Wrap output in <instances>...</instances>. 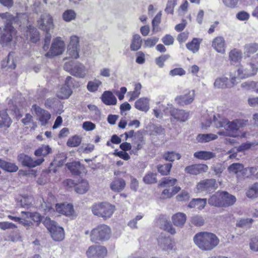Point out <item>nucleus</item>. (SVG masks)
I'll return each mask as SVG.
<instances>
[{
  "instance_id": "1",
  "label": "nucleus",
  "mask_w": 258,
  "mask_h": 258,
  "mask_svg": "<svg viewBox=\"0 0 258 258\" xmlns=\"http://www.w3.org/2000/svg\"><path fill=\"white\" fill-rule=\"evenodd\" d=\"M24 14H18L14 17L10 13H0V17L3 20L5 26L1 32L0 41L3 45H7L16 35V30L12 25L18 22L19 19L22 17H25Z\"/></svg>"
},
{
  "instance_id": "2",
  "label": "nucleus",
  "mask_w": 258,
  "mask_h": 258,
  "mask_svg": "<svg viewBox=\"0 0 258 258\" xmlns=\"http://www.w3.org/2000/svg\"><path fill=\"white\" fill-rule=\"evenodd\" d=\"M195 244L203 250H211L215 247L219 242L217 236L211 232H200L194 237Z\"/></svg>"
},
{
  "instance_id": "3",
  "label": "nucleus",
  "mask_w": 258,
  "mask_h": 258,
  "mask_svg": "<svg viewBox=\"0 0 258 258\" xmlns=\"http://www.w3.org/2000/svg\"><path fill=\"white\" fill-rule=\"evenodd\" d=\"M213 122L216 127H224L228 132V136L236 137L238 136L237 131L241 126V120L228 121L223 116V114H216L213 116Z\"/></svg>"
},
{
  "instance_id": "4",
  "label": "nucleus",
  "mask_w": 258,
  "mask_h": 258,
  "mask_svg": "<svg viewBox=\"0 0 258 258\" xmlns=\"http://www.w3.org/2000/svg\"><path fill=\"white\" fill-rule=\"evenodd\" d=\"M115 209L114 205L109 203L103 202L93 205L92 212L96 216L103 219H108L113 215Z\"/></svg>"
},
{
  "instance_id": "5",
  "label": "nucleus",
  "mask_w": 258,
  "mask_h": 258,
  "mask_svg": "<svg viewBox=\"0 0 258 258\" xmlns=\"http://www.w3.org/2000/svg\"><path fill=\"white\" fill-rule=\"evenodd\" d=\"M111 234V229L106 225L101 224L93 229L90 233V240L92 242L107 240Z\"/></svg>"
},
{
  "instance_id": "6",
  "label": "nucleus",
  "mask_w": 258,
  "mask_h": 258,
  "mask_svg": "<svg viewBox=\"0 0 258 258\" xmlns=\"http://www.w3.org/2000/svg\"><path fill=\"white\" fill-rule=\"evenodd\" d=\"M63 69L73 76L79 78H84L87 72V69L83 64L73 60L66 62Z\"/></svg>"
},
{
  "instance_id": "7",
  "label": "nucleus",
  "mask_w": 258,
  "mask_h": 258,
  "mask_svg": "<svg viewBox=\"0 0 258 258\" xmlns=\"http://www.w3.org/2000/svg\"><path fill=\"white\" fill-rule=\"evenodd\" d=\"M43 223L50 232L51 237L54 240L59 241L64 238V233L63 228L57 225L54 221L46 217L43 221Z\"/></svg>"
},
{
  "instance_id": "8",
  "label": "nucleus",
  "mask_w": 258,
  "mask_h": 258,
  "mask_svg": "<svg viewBox=\"0 0 258 258\" xmlns=\"http://www.w3.org/2000/svg\"><path fill=\"white\" fill-rule=\"evenodd\" d=\"M228 78L226 77H218L215 81L214 87L216 89L230 88L238 83L236 75L232 73L230 75V83H228Z\"/></svg>"
},
{
  "instance_id": "9",
  "label": "nucleus",
  "mask_w": 258,
  "mask_h": 258,
  "mask_svg": "<svg viewBox=\"0 0 258 258\" xmlns=\"http://www.w3.org/2000/svg\"><path fill=\"white\" fill-rule=\"evenodd\" d=\"M257 73V68L252 62L240 65L237 70V81L238 79H245L253 76Z\"/></svg>"
},
{
  "instance_id": "10",
  "label": "nucleus",
  "mask_w": 258,
  "mask_h": 258,
  "mask_svg": "<svg viewBox=\"0 0 258 258\" xmlns=\"http://www.w3.org/2000/svg\"><path fill=\"white\" fill-rule=\"evenodd\" d=\"M217 187L215 179H207L198 182L195 190L197 193L208 194L215 190Z\"/></svg>"
},
{
  "instance_id": "11",
  "label": "nucleus",
  "mask_w": 258,
  "mask_h": 258,
  "mask_svg": "<svg viewBox=\"0 0 258 258\" xmlns=\"http://www.w3.org/2000/svg\"><path fill=\"white\" fill-rule=\"evenodd\" d=\"M64 50V44L60 37L53 40L50 50L45 54L46 57L51 58L53 56L60 55Z\"/></svg>"
},
{
  "instance_id": "12",
  "label": "nucleus",
  "mask_w": 258,
  "mask_h": 258,
  "mask_svg": "<svg viewBox=\"0 0 258 258\" xmlns=\"http://www.w3.org/2000/svg\"><path fill=\"white\" fill-rule=\"evenodd\" d=\"M107 252V249L105 247L94 245L88 247L86 251V255L88 258H104Z\"/></svg>"
},
{
  "instance_id": "13",
  "label": "nucleus",
  "mask_w": 258,
  "mask_h": 258,
  "mask_svg": "<svg viewBox=\"0 0 258 258\" xmlns=\"http://www.w3.org/2000/svg\"><path fill=\"white\" fill-rule=\"evenodd\" d=\"M73 78L71 76L66 78L65 84L62 86L57 92V96L60 99H67L72 93L71 87L73 85Z\"/></svg>"
},
{
  "instance_id": "14",
  "label": "nucleus",
  "mask_w": 258,
  "mask_h": 258,
  "mask_svg": "<svg viewBox=\"0 0 258 258\" xmlns=\"http://www.w3.org/2000/svg\"><path fill=\"white\" fill-rule=\"evenodd\" d=\"M37 23L39 29L46 32L49 31L54 27L52 17L49 14L47 13L41 15L40 19L37 21Z\"/></svg>"
},
{
  "instance_id": "15",
  "label": "nucleus",
  "mask_w": 258,
  "mask_h": 258,
  "mask_svg": "<svg viewBox=\"0 0 258 258\" xmlns=\"http://www.w3.org/2000/svg\"><path fill=\"white\" fill-rule=\"evenodd\" d=\"M55 208L56 211L58 213L63 214L72 218L76 217L73 206L71 204H57L55 205Z\"/></svg>"
},
{
  "instance_id": "16",
  "label": "nucleus",
  "mask_w": 258,
  "mask_h": 258,
  "mask_svg": "<svg viewBox=\"0 0 258 258\" xmlns=\"http://www.w3.org/2000/svg\"><path fill=\"white\" fill-rule=\"evenodd\" d=\"M228 170L230 172L236 174L239 176H248V175L247 174V171H249L252 173L254 169L253 168H244L243 165L241 164L233 163L229 167Z\"/></svg>"
},
{
  "instance_id": "17",
  "label": "nucleus",
  "mask_w": 258,
  "mask_h": 258,
  "mask_svg": "<svg viewBox=\"0 0 258 258\" xmlns=\"http://www.w3.org/2000/svg\"><path fill=\"white\" fill-rule=\"evenodd\" d=\"M20 161L25 166L35 167L40 165L44 161L43 158L33 160L31 157L24 154H21L19 156Z\"/></svg>"
},
{
  "instance_id": "18",
  "label": "nucleus",
  "mask_w": 258,
  "mask_h": 258,
  "mask_svg": "<svg viewBox=\"0 0 258 258\" xmlns=\"http://www.w3.org/2000/svg\"><path fill=\"white\" fill-rule=\"evenodd\" d=\"M208 166L204 164H193L185 167L184 171L186 173L198 175L208 171Z\"/></svg>"
},
{
  "instance_id": "19",
  "label": "nucleus",
  "mask_w": 258,
  "mask_h": 258,
  "mask_svg": "<svg viewBox=\"0 0 258 258\" xmlns=\"http://www.w3.org/2000/svg\"><path fill=\"white\" fill-rule=\"evenodd\" d=\"M195 96V91L190 90L183 95L177 96L175 98V101L177 104L182 106L188 105L192 102Z\"/></svg>"
},
{
  "instance_id": "20",
  "label": "nucleus",
  "mask_w": 258,
  "mask_h": 258,
  "mask_svg": "<svg viewBox=\"0 0 258 258\" xmlns=\"http://www.w3.org/2000/svg\"><path fill=\"white\" fill-rule=\"evenodd\" d=\"M158 244L160 248L164 251L169 252L175 250V243L168 237H160L158 239Z\"/></svg>"
},
{
  "instance_id": "21",
  "label": "nucleus",
  "mask_w": 258,
  "mask_h": 258,
  "mask_svg": "<svg viewBox=\"0 0 258 258\" xmlns=\"http://www.w3.org/2000/svg\"><path fill=\"white\" fill-rule=\"evenodd\" d=\"M212 47L218 52L224 54L225 52L226 44L223 37H215L212 42Z\"/></svg>"
},
{
  "instance_id": "22",
  "label": "nucleus",
  "mask_w": 258,
  "mask_h": 258,
  "mask_svg": "<svg viewBox=\"0 0 258 258\" xmlns=\"http://www.w3.org/2000/svg\"><path fill=\"white\" fill-rule=\"evenodd\" d=\"M101 101L107 105H114L117 103V99L110 91H104L101 96Z\"/></svg>"
},
{
  "instance_id": "23",
  "label": "nucleus",
  "mask_w": 258,
  "mask_h": 258,
  "mask_svg": "<svg viewBox=\"0 0 258 258\" xmlns=\"http://www.w3.org/2000/svg\"><path fill=\"white\" fill-rule=\"evenodd\" d=\"M27 39L32 43H36L39 40V34L37 30L31 25L27 28L26 31Z\"/></svg>"
},
{
  "instance_id": "24",
  "label": "nucleus",
  "mask_w": 258,
  "mask_h": 258,
  "mask_svg": "<svg viewBox=\"0 0 258 258\" xmlns=\"http://www.w3.org/2000/svg\"><path fill=\"white\" fill-rule=\"evenodd\" d=\"M236 201V198L233 195L227 191H221L222 207L232 206Z\"/></svg>"
},
{
  "instance_id": "25",
  "label": "nucleus",
  "mask_w": 258,
  "mask_h": 258,
  "mask_svg": "<svg viewBox=\"0 0 258 258\" xmlns=\"http://www.w3.org/2000/svg\"><path fill=\"white\" fill-rule=\"evenodd\" d=\"M125 186V182L122 178H115L110 183V187L114 192H120Z\"/></svg>"
},
{
  "instance_id": "26",
  "label": "nucleus",
  "mask_w": 258,
  "mask_h": 258,
  "mask_svg": "<svg viewBox=\"0 0 258 258\" xmlns=\"http://www.w3.org/2000/svg\"><path fill=\"white\" fill-rule=\"evenodd\" d=\"M186 220V216L183 213H177L172 217L173 224L178 227H182Z\"/></svg>"
},
{
  "instance_id": "27",
  "label": "nucleus",
  "mask_w": 258,
  "mask_h": 258,
  "mask_svg": "<svg viewBox=\"0 0 258 258\" xmlns=\"http://www.w3.org/2000/svg\"><path fill=\"white\" fill-rule=\"evenodd\" d=\"M135 107L138 110L147 112L149 109V100L147 98H141L135 102Z\"/></svg>"
},
{
  "instance_id": "28",
  "label": "nucleus",
  "mask_w": 258,
  "mask_h": 258,
  "mask_svg": "<svg viewBox=\"0 0 258 258\" xmlns=\"http://www.w3.org/2000/svg\"><path fill=\"white\" fill-rule=\"evenodd\" d=\"M206 204V199H193L189 202L188 207L190 208H197L199 210H202L205 208Z\"/></svg>"
},
{
  "instance_id": "29",
  "label": "nucleus",
  "mask_w": 258,
  "mask_h": 258,
  "mask_svg": "<svg viewBox=\"0 0 258 258\" xmlns=\"http://www.w3.org/2000/svg\"><path fill=\"white\" fill-rule=\"evenodd\" d=\"M89 188L88 182L86 180L82 179L75 185V191L80 194L86 193Z\"/></svg>"
},
{
  "instance_id": "30",
  "label": "nucleus",
  "mask_w": 258,
  "mask_h": 258,
  "mask_svg": "<svg viewBox=\"0 0 258 258\" xmlns=\"http://www.w3.org/2000/svg\"><path fill=\"white\" fill-rule=\"evenodd\" d=\"M194 156L200 160H207L215 157V154L209 151H201L195 152Z\"/></svg>"
},
{
  "instance_id": "31",
  "label": "nucleus",
  "mask_w": 258,
  "mask_h": 258,
  "mask_svg": "<svg viewBox=\"0 0 258 258\" xmlns=\"http://www.w3.org/2000/svg\"><path fill=\"white\" fill-rule=\"evenodd\" d=\"M142 43V40L139 34H136L133 35L132 40L130 48L132 51H137L139 50Z\"/></svg>"
},
{
  "instance_id": "32",
  "label": "nucleus",
  "mask_w": 258,
  "mask_h": 258,
  "mask_svg": "<svg viewBox=\"0 0 258 258\" xmlns=\"http://www.w3.org/2000/svg\"><path fill=\"white\" fill-rule=\"evenodd\" d=\"M258 50V44L255 42L246 44L244 46V54L247 57Z\"/></svg>"
},
{
  "instance_id": "33",
  "label": "nucleus",
  "mask_w": 258,
  "mask_h": 258,
  "mask_svg": "<svg viewBox=\"0 0 258 258\" xmlns=\"http://www.w3.org/2000/svg\"><path fill=\"white\" fill-rule=\"evenodd\" d=\"M142 85L140 83L136 84L134 90L130 91L127 93V96L129 97L128 101H133L137 98L141 94Z\"/></svg>"
},
{
  "instance_id": "34",
  "label": "nucleus",
  "mask_w": 258,
  "mask_h": 258,
  "mask_svg": "<svg viewBox=\"0 0 258 258\" xmlns=\"http://www.w3.org/2000/svg\"><path fill=\"white\" fill-rule=\"evenodd\" d=\"M202 40L194 38L190 42L186 43V47L190 51L193 53L198 52L200 48V45Z\"/></svg>"
},
{
  "instance_id": "35",
  "label": "nucleus",
  "mask_w": 258,
  "mask_h": 258,
  "mask_svg": "<svg viewBox=\"0 0 258 258\" xmlns=\"http://www.w3.org/2000/svg\"><path fill=\"white\" fill-rule=\"evenodd\" d=\"M208 203L212 206L222 207L221 191H218L208 200Z\"/></svg>"
},
{
  "instance_id": "36",
  "label": "nucleus",
  "mask_w": 258,
  "mask_h": 258,
  "mask_svg": "<svg viewBox=\"0 0 258 258\" xmlns=\"http://www.w3.org/2000/svg\"><path fill=\"white\" fill-rule=\"evenodd\" d=\"M0 167L9 172H16L18 169V167L14 163L7 162L0 159Z\"/></svg>"
},
{
  "instance_id": "37",
  "label": "nucleus",
  "mask_w": 258,
  "mask_h": 258,
  "mask_svg": "<svg viewBox=\"0 0 258 258\" xmlns=\"http://www.w3.org/2000/svg\"><path fill=\"white\" fill-rule=\"evenodd\" d=\"M218 136L213 134H199L197 138L198 142L201 143L209 142L217 139Z\"/></svg>"
},
{
  "instance_id": "38",
  "label": "nucleus",
  "mask_w": 258,
  "mask_h": 258,
  "mask_svg": "<svg viewBox=\"0 0 258 258\" xmlns=\"http://www.w3.org/2000/svg\"><path fill=\"white\" fill-rule=\"evenodd\" d=\"M102 84V83L100 80L95 79L93 81L88 82L87 85V88L88 90L91 92H95L98 90V88L101 86Z\"/></svg>"
},
{
  "instance_id": "39",
  "label": "nucleus",
  "mask_w": 258,
  "mask_h": 258,
  "mask_svg": "<svg viewBox=\"0 0 258 258\" xmlns=\"http://www.w3.org/2000/svg\"><path fill=\"white\" fill-rule=\"evenodd\" d=\"M77 16L75 11L72 9L66 10L62 15V19L66 22H71L74 20Z\"/></svg>"
},
{
  "instance_id": "40",
  "label": "nucleus",
  "mask_w": 258,
  "mask_h": 258,
  "mask_svg": "<svg viewBox=\"0 0 258 258\" xmlns=\"http://www.w3.org/2000/svg\"><path fill=\"white\" fill-rule=\"evenodd\" d=\"M229 59L232 62H237L242 58V52L240 50L234 48L231 50L229 54Z\"/></svg>"
},
{
  "instance_id": "41",
  "label": "nucleus",
  "mask_w": 258,
  "mask_h": 258,
  "mask_svg": "<svg viewBox=\"0 0 258 258\" xmlns=\"http://www.w3.org/2000/svg\"><path fill=\"white\" fill-rule=\"evenodd\" d=\"M51 149L48 145H42L35 151L34 154L36 156H45L51 152Z\"/></svg>"
},
{
  "instance_id": "42",
  "label": "nucleus",
  "mask_w": 258,
  "mask_h": 258,
  "mask_svg": "<svg viewBox=\"0 0 258 258\" xmlns=\"http://www.w3.org/2000/svg\"><path fill=\"white\" fill-rule=\"evenodd\" d=\"M177 180L175 178L166 177L160 181V185L161 187L170 188V187L174 186Z\"/></svg>"
},
{
  "instance_id": "43",
  "label": "nucleus",
  "mask_w": 258,
  "mask_h": 258,
  "mask_svg": "<svg viewBox=\"0 0 258 258\" xmlns=\"http://www.w3.org/2000/svg\"><path fill=\"white\" fill-rule=\"evenodd\" d=\"M246 195L247 197L251 199H255L258 197V182L254 183L247 190Z\"/></svg>"
},
{
  "instance_id": "44",
  "label": "nucleus",
  "mask_w": 258,
  "mask_h": 258,
  "mask_svg": "<svg viewBox=\"0 0 258 258\" xmlns=\"http://www.w3.org/2000/svg\"><path fill=\"white\" fill-rule=\"evenodd\" d=\"M12 123L8 114H0V127H9Z\"/></svg>"
},
{
  "instance_id": "45",
  "label": "nucleus",
  "mask_w": 258,
  "mask_h": 258,
  "mask_svg": "<svg viewBox=\"0 0 258 258\" xmlns=\"http://www.w3.org/2000/svg\"><path fill=\"white\" fill-rule=\"evenodd\" d=\"M33 202V199L30 196H23L19 200L18 203L23 208H28Z\"/></svg>"
},
{
  "instance_id": "46",
  "label": "nucleus",
  "mask_w": 258,
  "mask_h": 258,
  "mask_svg": "<svg viewBox=\"0 0 258 258\" xmlns=\"http://www.w3.org/2000/svg\"><path fill=\"white\" fill-rule=\"evenodd\" d=\"M164 158L167 161L173 162L175 159H180L181 156L179 154L175 153V152H167L163 155Z\"/></svg>"
},
{
  "instance_id": "47",
  "label": "nucleus",
  "mask_w": 258,
  "mask_h": 258,
  "mask_svg": "<svg viewBox=\"0 0 258 258\" xmlns=\"http://www.w3.org/2000/svg\"><path fill=\"white\" fill-rule=\"evenodd\" d=\"M143 180L146 184L155 183L157 182L156 174L149 172L144 176Z\"/></svg>"
},
{
  "instance_id": "48",
  "label": "nucleus",
  "mask_w": 258,
  "mask_h": 258,
  "mask_svg": "<svg viewBox=\"0 0 258 258\" xmlns=\"http://www.w3.org/2000/svg\"><path fill=\"white\" fill-rule=\"evenodd\" d=\"M81 142V138L79 136H75L70 138L67 144L70 147H76L79 146Z\"/></svg>"
},
{
  "instance_id": "49",
  "label": "nucleus",
  "mask_w": 258,
  "mask_h": 258,
  "mask_svg": "<svg viewBox=\"0 0 258 258\" xmlns=\"http://www.w3.org/2000/svg\"><path fill=\"white\" fill-rule=\"evenodd\" d=\"M172 167L171 163H167L164 165H159L158 166V171L163 175H168Z\"/></svg>"
},
{
  "instance_id": "50",
  "label": "nucleus",
  "mask_w": 258,
  "mask_h": 258,
  "mask_svg": "<svg viewBox=\"0 0 258 258\" xmlns=\"http://www.w3.org/2000/svg\"><path fill=\"white\" fill-rule=\"evenodd\" d=\"M67 166L68 169L74 174H78L79 173L80 164L78 162H74L68 163Z\"/></svg>"
},
{
  "instance_id": "51",
  "label": "nucleus",
  "mask_w": 258,
  "mask_h": 258,
  "mask_svg": "<svg viewBox=\"0 0 258 258\" xmlns=\"http://www.w3.org/2000/svg\"><path fill=\"white\" fill-rule=\"evenodd\" d=\"M143 217L144 215L143 214H139L137 215L135 218L131 220L128 222L127 225L133 229H137L138 221L142 219L143 218Z\"/></svg>"
},
{
  "instance_id": "52",
  "label": "nucleus",
  "mask_w": 258,
  "mask_h": 258,
  "mask_svg": "<svg viewBox=\"0 0 258 258\" xmlns=\"http://www.w3.org/2000/svg\"><path fill=\"white\" fill-rule=\"evenodd\" d=\"M159 38L156 37L148 38L144 40L145 47H152L158 42Z\"/></svg>"
},
{
  "instance_id": "53",
  "label": "nucleus",
  "mask_w": 258,
  "mask_h": 258,
  "mask_svg": "<svg viewBox=\"0 0 258 258\" xmlns=\"http://www.w3.org/2000/svg\"><path fill=\"white\" fill-rule=\"evenodd\" d=\"M205 220L203 217L199 215L191 218V222L196 226H201L204 225Z\"/></svg>"
},
{
  "instance_id": "54",
  "label": "nucleus",
  "mask_w": 258,
  "mask_h": 258,
  "mask_svg": "<svg viewBox=\"0 0 258 258\" xmlns=\"http://www.w3.org/2000/svg\"><path fill=\"white\" fill-rule=\"evenodd\" d=\"M186 114H171L172 117H171V120L172 122L176 120L179 121L184 122L187 119V116Z\"/></svg>"
},
{
  "instance_id": "55",
  "label": "nucleus",
  "mask_w": 258,
  "mask_h": 258,
  "mask_svg": "<svg viewBox=\"0 0 258 258\" xmlns=\"http://www.w3.org/2000/svg\"><path fill=\"white\" fill-rule=\"evenodd\" d=\"M68 54L70 57L72 58L77 59L79 57V48L77 47H72L68 46L67 51Z\"/></svg>"
},
{
  "instance_id": "56",
  "label": "nucleus",
  "mask_w": 258,
  "mask_h": 258,
  "mask_svg": "<svg viewBox=\"0 0 258 258\" xmlns=\"http://www.w3.org/2000/svg\"><path fill=\"white\" fill-rule=\"evenodd\" d=\"M17 226L9 222H0V228L3 230H6L10 229H15Z\"/></svg>"
},
{
  "instance_id": "57",
  "label": "nucleus",
  "mask_w": 258,
  "mask_h": 258,
  "mask_svg": "<svg viewBox=\"0 0 258 258\" xmlns=\"http://www.w3.org/2000/svg\"><path fill=\"white\" fill-rule=\"evenodd\" d=\"M42 200L43 202L41 204V208L44 210L46 213L51 212L52 211V203L47 201H45L43 198H42Z\"/></svg>"
},
{
  "instance_id": "58",
  "label": "nucleus",
  "mask_w": 258,
  "mask_h": 258,
  "mask_svg": "<svg viewBox=\"0 0 258 258\" xmlns=\"http://www.w3.org/2000/svg\"><path fill=\"white\" fill-rule=\"evenodd\" d=\"M176 5L175 0H168L165 11L167 14H173V9Z\"/></svg>"
},
{
  "instance_id": "59",
  "label": "nucleus",
  "mask_w": 258,
  "mask_h": 258,
  "mask_svg": "<svg viewBox=\"0 0 258 258\" xmlns=\"http://www.w3.org/2000/svg\"><path fill=\"white\" fill-rule=\"evenodd\" d=\"M256 85L257 82L250 81L242 83L241 86L242 88L246 89H253L255 91Z\"/></svg>"
},
{
  "instance_id": "60",
  "label": "nucleus",
  "mask_w": 258,
  "mask_h": 258,
  "mask_svg": "<svg viewBox=\"0 0 258 258\" xmlns=\"http://www.w3.org/2000/svg\"><path fill=\"white\" fill-rule=\"evenodd\" d=\"M169 57L168 54L162 55L156 58V63L160 67L162 68L164 66V62Z\"/></svg>"
},
{
  "instance_id": "61",
  "label": "nucleus",
  "mask_w": 258,
  "mask_h": 258,
  "mask_svg": "<svg viewBox=\"0 0 258 258\" xmlns=\"http://www.w3.org/2000/svg\"><path fill=\"white\" fill-rule=\"evenodd\" d=\"M176 198L178 201H185L189 199V194L187 191L182 190L180 194L176 196Z\"/></svg>"
},
{
  "instance_id": "62",
  "label": "nucleus",
  "mask_w": 258,
  "mask_h": 258,
  "mask_svg": "<svg viewBox=\"0 0 258 258\" xmlns=\"http://www.w3.org/2000/svg\"><path fill=\"white\" fill-rule=\"evenodd\" d=\"M174 41V38L169 34H166L162 38V41L166 45H172Z\"/></svg>"
},
{
  "instance_id": "63",
  "label": "nucleus",
  "mask_w": 258,
  "mask_h": 258,
  "mask_svg": "<svg viewBox=\"0 0 258 258\" xmlns=\"http://www.w3.org/2000/svg\"><path fill=\"white\" fill-rule=\"evenodd\" d=\"M185 74V71L182 68H178L171 70L169 72V75L172 76L176 75L183 76Z\"/></svg>"
},
{
  "instance_id": "64",
  "label": "nucleus",
  "mask_w": 258,
  "mask_h": 258,
  "mask_svg": "<svg viewBox=\"0 0 258 258\" xmlns=\"http://www.w3.org/2000/svg\"><path fill=\"white\" fill-rule=\"evenodd\" d=\"M253 222V220L251 218L242 219L237 221L236 226L240 227L246 226L251 224Z\"/></svg>"
}]
</instances>
